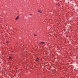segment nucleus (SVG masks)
Instances as JSON below:
<instances>
[{"label":"nucleus","instance_id":"1","mask_svg":"<svg viewBox=\"0 0 78 78\" xmlns=\"http://www.w3.org/2000/svg\"><path fill=\"white\" fill-rule=\"evenodd\" d=\"M19 16H18L15 19V20H17L19 19Z\"/></svg>","mask_w":78,"mask_h":78},{"label":"nucleus","instance_id":"2","mask_svg":"<svg viewBox=\"0 0 78 78\" xmlns=\"http://www.w3.org/2000/svg\"><path fill=\"white\" fill-rule=\"evenodd\" d=\"M45 44V42H41L40 43V44H42V45L44 44Z\"/></svg>","mask_w":78,"mask_h":78},{"label":"nucleus","instance_id":"3","mask_svg":"<svg viewBox=\"0 0 78 78\" xmlns=\"http://www.w3.org/2000/svg\"><path fill=\"white\" fill-rule=\"evenodd\" d=\"M38 12H40V13H42V11L40 10H38Z\"/></svg>","mask_w":78,"mask_h":78},{"label":"nucleus","instance_id":"4","mask_svg":"<svg viewBox=\"0 0 78 78\" xmlns=\"http://www.w3.org/2000/svg\"><path fill=\"white\" fill-rule=\"evenodd\" d=\"M39 58H36L37 61H39Z\"/></svg>","mask_w":78,"mask_h":78},{"label":"nucleus","instance_id":"5","mask_svg":"<svg viewBox=\"0 0 78 78\" xmlns=\"http://www.w3.org/2000/svg\"><path fill=\"white\" fill-rule=\"evenodd\" d=\"M9 58L10 59H12V58L11 57H9Z\"/></svg>","mask_w":78,"mask_h":78},{"label":"nucleus","instance_id":"6","mask_svg":"<svg viewBox=\"0 0 78 78\" xmlns=\"http://www.w3.org/2000/svg\"><path fill=\"white\" fill-rule=\"evenodd\" d=\"M56 5H58V6H59V5H58V4L56 3Z\"/></svg>","mask_w":78,"mask_h":78},{"label":"nucleus","instance_id":"7","mask_svg":"<svg viewBox=\"0 0 78 78\" xmlns=\"http://www.w3.org/2000/svg\"><path fill=\"white\" fill-rule=\"evenodd\" d=\"M34 36H36V34H34Z\"/></svg>","mask_w":78,"mask_h":78},{"label":"nucleus","instance_id":"8","mask_svg":"<svg viewBox=\"0 0 78 78\" xmlns=\"http://www.w3.org/2000/svg\"><path fill=\"white\" fill-rule=\"evenodd\" d=\"M21 46H22V47H23V44H22Z\"/></svg>","mask_w":78,"mask_h":78},{"label":"nucleus","instance_id":"9","mask_svg":"<svg viewBox=\"0 0 78 78\" xmlns=\"http://www.w3.org/2000/svg\"><path fill=\"white\" fill-rule=\"evenodd\" d=\"M8 41H7V42H6V43H8Z\"/></svg>","mask_w":78,"mask_h":78}]
</instances>
